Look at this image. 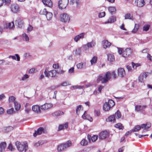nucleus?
I'll return each instance as SVG.
<instances>
[{
  "mask_svg": "<svg viewBox=\"0 0 152 152\" xmlns=\"http://www.w3.org/2000/svg\"><path fill=\"white\" fill-rule=\"evenodd\" d=\"M110 78L111 73L107 72L104 75L100 74L97 78V81L98 83L101 82L102 83H107Z\"/></svg>",
  "mask_w": 152,
  "mask_h": 152,
  "instance_id": "1",
  "label": "nucleus"
},
{
  "mask_svg": "<svg viewBox=\"0 0 152 152\" xmlns=\"http://www.w3.org/2000/svg\"><path fill=\"white\" fill-rule=\"evenodd\" d=\"M15 145L18 150L20 152H26L28 149V144L26 142H20L17 141L15 142Z\"/></svg>",
  "mask_w": 152,
  "mask_h": 152,
  "instance_id": "2",
  "label": "nucleus"
},
{
  "mask_svg": "<svg viewBox=\"0 0 152 152\" xmlns=\"http://www.w3.org/2000/svg\"><path fill=\"white\" fill-rule=\"evenodd\" d=\"M60 19L61 21L64 23H69L70 20L69 15L66 13H63L60 15Z\"/></svg>",
  "mask_w": 152,
  "mask_h": 152,
  "instance_id": "3",
  "label": "nucleus"
},
{
  "mask_svg": "<svg viewBox=\"0 0 152 152\" xmlns=\"http://www.w3.org/2000/svg\"><path fill=\"white\" fill-rule=\"evenodd\" d=\"M69 3V0H60L58 2V6L60 9L65 8Z\"/></svg>",
  "mask_w": 152,
  "mask_h": 152,
  "instance_id": "4",
  "label": "nucleus"
},
{
  "mask_svg": "<svg viewBox=\"0 0 152 152\" xmlns=\"http://www.w3.org/2000/svg\"><path fill=\"white\" fill-rule=\"evenodd\" d=\"M10 8L11 11L14 13H17L19 12L20 11L19 5L16 4H11Z\"/></svg>",
  "mask_w": 152,
  "mask_h": 152,
  "instance_id": "5",
  "label": "nucleus"
},
{
  "mask_svg": "<svg viewBox=\"0 0 152 152\" xmlns=\"http://www.w3.org/2000/svg\"><path fill=\"white\" fill-rule=\"evenodd\" d=\"M45 76L47 77H55L56 75V70H52L50 71L47 72L46 70L44 72Z\"/></svg>",
  "mask_w": 152,
  "mask_h": 152,
  "instance_id": "6",
  "label": "nucleus"
},
{
  "mask_svg": "<svg viewBox=\"0 0 152 152\" xmlns=\"http://www.w3.org/2000/svg\"><path fill=\"white\" fill-rule=\"evenodd\" d=\"M132 52L131 48H127L123 51L122 56L124 57H128L132 54Z\"/></svg>",
  "mask_w": 152,
  "mask_h": 152,
  "instance_id": "7",
  "label": "nucleus"
},
{
  "mask_svg": "<svg viewBox=\"0 0 152 152\" xmlns=\"http://www.w3.org/2000/svg\"><path fill=\"white\" fill-rule=\"evenodd\" d=\"M47 132V130L43 127H40L39 128L37 131H35L33 135L34 137L36 136L37 134L40 135L42 133H46Z\"/></svg>",
  "mask_w": 152,
  "mask_h": 152,
  "instance_id": "8",
  "label": "nucleus"
},
{
  "mask_svg": "<svg viewBox=\"0 0 152 152\" xmlns=\"http://www.w3.org/2000/svg\"><path fill=\"white\" fill-rule=\"evenodd\" d=\"M126 75L124 69L122 68H119L118 69V76L121 77H124Z\"/></svg>",
  "mask_w": 152,
  "mask_h": 152,
  "instance_id": "9",
  "label": "nucleus"
},
{
  "mask_svg": "<svg viewBox=\"0 0 152 152\" xmlns=\"http://www.w3.org/2000/svg\"><path fill=\"white\" fill-rule=\"evenodd\" d=\"M108 135V133L106 131H103L101 132L99 135V139L103 140L105 139Z\"/></svg>",
  "mask_w": 152,
  "mask_h": 152,
  "instance_id": "10",
  "label": "nucleus"
},
{
  "mask_svg": "<svg viewBox=\"0 0 152 152\" xmlns=\"http://www.w3.org/2000/svg\"><path fill=\"white\" fill-rule=\"evenodd\" d=\"M86 35V34L84 33H82L80 34L75 36L74 38V41L77 42L79 41L80 39H83L84 36Z\"/></svg>",
  "mask_w": 152,
  "mask_h": 152,
  "instance_id": "11",
  "label": "nucleus"
},
{
  "mask_svg": "<svg viewBox=\"0 0 152 152\" xmlns=\"http://www.w3.org/2000/svg\"><path fill=\"white\" fill-rule=\"evenodd\" d=\"M147 106L145 105L142 106L140 105H137L135 106V111L137 112H142Z\"/></svg>",
  "mask_w": 152,
  "mask_h": 152,
  "instance_id": "12",
  "label": "nucleus"
},
{
  "mask_svg": "<svg viewBox=\"0 0 152 152\" xmlns=\"http://www.w3.org/2000/svg\"><path fill=\"white\" fill-rule=\"evenodd\" d=\"M135 2L136 5L140 7H143L145 4L144 0H135Z\"/></svg>",
  "mask_w": 152,
  "mask_h": 152,
  "instance_id": "13",
  "label": "nucleus"
},
{
  "mask_svg": "<svg viewBox=\"0 0 152 152\" xmlns=\"http://www.w3.org/2000/svg\"><path fill=\"white\" fill-rule=\"evenodd\" d=\"M32 110L35 113H40V109L39 106L38 105H34L32 107Z\"/></svg>",
  "mask_w": 152,
  "mask_h": 152,
  "instance_id": "14",
  "label": "nucleus"
},
{
  "mask_svg": "<svg viewBox=\"0 0 152 152\" xmlns=\"http://www.w3.org/2000/svg\"><path fill=\"white\" fill-rule=\"evenodd\" d=\"M103 48L104 49L109 48L111 45V43L109 42L107 40H104L102 41Z\"/></svg>",
  "mask_w": 152,
  "mask_h": 152,
  "instance_id": "15",
  "label": "nucleus"
},
{
  "mask_svg": "<svg viewBox=\"0 0 152 152\" xmlns=\"http://www.w3.org/2000/svg\"><path fill=\"white\" fill-rule=\"evenodd\" d=\"M43 3L45 5L50 7H51L53 6V3L51 0H42Z\"/></svg>",
  "mask_w": 152,
  "mask_h": 152,
  "instance_id": "16",
  "label": "nucleus"
},
{
  "mask_svg": "<svg viewBox=\"0 0 152 152\" xmlns=\"http://www.w3.org/2000/svg\"><path fill=\"white\" fill-rule=\"evenodd\" d=\"M68 123L66 122L64 124H60L59 125L58 129V131H59L65 129H66L68 128Z\"/></svg>",
  "mask_w": 152,
  "mask_h": 152,
  "instance_id": "17",
  "label": "nucleus"
},
{
  "mask_svg": "<svg viewBox=\"0 0 152 152\" xmlns=\"http://www.w3.org/2000/svg\"><path fill=\"white\" fill-rule=\"evenodd\" d=\"M15 25L19 28H21L23 25V21L20 19H18L15 21Z\"/></svg>",
  "mask_w": 152,
  "mask_h": 152,
  "instance_id": "18",
  "label": "nucleus"
},
{
  "mask_svg": "<svg viewBox=\"0 0 152 152\" xmlns=\"http://www.w3.org/2000/svg\"><path fill=\"white\" fill-rule=\"evenodd\" d=\"M52 106V105L51 104L46 103L41 106L40 108L42 110H45L50 108Z\"/></svg>",
  "mask_w": 152,
  "mask_h": 152,
  "instance_id": "19",
  "label": "nucleus"
},
{
  "mask_svg": "<svg viewBox=\"0 0 152 152\" xmlns=\"http://www.w3.org/2000/svg\"><path fill=\"white\" fill-rule=\"evenodd\" d=\"M87 111H85L83 114L82 116V118L84 119H88L90 121H92V118L90 117L89 115L87 114Z\"/></svg>",
  "mask_w": 152,
  "mask_h": 152,
  "instance_id": "20",
  "label": "nucleus"
},
{
  "mask_svg": "<svg viewBox=\"0 0 152 152\" xmlns=\"http://www.w3.org/2000/svg\"><path fill=\"white\" fill-rule=\"evenodd\" d=\"M116 20V18L114 16H111L105 22V24H107L108 23H112Z\"/></svg>",
  "mask_w": 152,
  "mask_h": 152,
  "instance_id": "21",
  "label": "nucleus"
},
{
  "mask_svg": "<svg viewBox=\"0 0 152 152\" xmlns=\"http://www.w3.org/2000/svg\"><path fill=\"white\" fill-rule=\"evenodd\" d=\"M66 149L65 146L64 145V143L59 145L57 147V150L58 152H61Z\"/></svg>",
  "mask_w": 152,
  "mask_h": 152,
  "instance_id": "22",
  "label": "nucleus"
},
{
  "mask_svg": "<svg viewBox=\"0 0 152 152\" xmlns=\"http://www.w3.org/2000/svg\"><path fill=\"white\" fill-rule=\"evenodd\" d=\"M86 63L83 62H81L77 64V67L78 69H81L83 68L86 66Z\"/></svg>",
  "mask_w": 152,
  "mask_h": 152,
  "instance_id": "23",
  "label": "nucleus"
},
{
  "mask_svg": "<svg viewBox=\"0 0 152 152\" xmlns=\"http://www.w3.org/2000/svg\"><path fill=\"white\" fill-rule=\"evenodd\" d=\"M107 60L110 62H113L115 60V58L113 55L111 53H109L107 55Z\"/></svg>",
  "mask_w": 152,
  "mask_h": 152,
  "instance_id": "24",
  "label": "nucleus"
},
{
  "mask_svg": "<svg viewBox=\"0 0 152 152\" xmlns=\"http://www.w3.org/2000/svg\"><path fill=\"white\" fill-rule=\"evenodd\" d=\"M64 112L62 111H58L52 113V115L55 117H57L61 115L64 114Z\"/></svg>",
  "mask_w": 152,
  "mask_h": 152,
  "instance_id": "25",
  "label": "nucleus"
},
{
  "mask_svg": "<svg viewBox=\"0 0 152 152\" xmlns=\"http://www.w3.org/2000/svg\"><path fill=\"white\" fill-rule=\"evenodd\" d=\"M6 146V144L5 142H2L0 144V152H2Z\"/></svg>",
  "mask_w": 152,
  "mask_h": 152,
  "instance_id": "26",
  "label": "nucleus"
},
{
  "mask_svg": "<svg viewBox=\"0 0 152 152\" xmlns=\"http://www.w3.org/2000/svg\"><path fill=\"white\" fill-rule=\"evenodd\" d=\"M151 125L150 123H146L145 124H142L141 126V128L143 129L144 130H147L151 127Z\"/></svg>",
  "mask_w": 152,
  "mask_h": 152,
  "instance_id": "27",
  "label": "nucleus"
},
{
  "mask_svg": "<svg viewBox=\"0 0 152 152\" xmlns=\"http://www.w3.org/2000/svg\"><path fill=\"white\" fill-rule=\"evenodd\" d=\"M96 44L95 42L92 40L91 42L88 43L86 46L88 48H93L95 46Z\"/></svg>",
  "mask_w": 152,
  "mask_h": 152,
  "instance_id": "28",
  "label": "nucleus"
},
{
  "mask_svg": "<svg viewBox=\"0 0 152 152\" xmlns=\"http://www.w3.org/2000/svg\"><path fill=\"white\" fill-rule=\"evenodd\" d=\"M107 121L110 122H115V115H110L108 118V119H107Z\"/></svg>",
  "mask_w": 152,
  "mask_h": 152,
  "instance_id": "29",
  "label": "nucleus"
},
{
  "mask_svg": "<svg viewBox=\"0 0 152 152\" xmlns=\"http://www.w3.org/2000/svg\"><path fill=\"white\" fill-rule=\"evenodd\" d=\"M109 12L111 14H115V12L116 9L114 7H110L108 8Z\"/></svg>",
  "mask_w": 152,
  "mask_h": 152,
  "instance_id": "30",
  "label": "nucleus"
},
{
  "mask_svg": "<svg viewBox=\"0 0 152 152\" xmlns=\"http://www.w3.org/2000/svg\"><path fill=\"white\" fill-rule=\"evenodd\" d=\"M103 109L105 111H108L109 110L110 108L109 105L107 104V102H105L103 106Z\"/></svg>",
  "mask_w": 152,
  "mask_h": 152,
  "instance_id": "31",
  "label": "nucleus"
},
{
  "mask_svg": "<svg viewBox=\"0 0 152 152\" xmlns=\"http://www.w3.org/2000/svg\"><path fill=\"white\" fill-rule=\"evenodd\" d=\"M107 104L109 105L110 107V108L113 107L115 105V103L113 100L110 99L108 100Z\"/></svg>",
  "mask_w": 152,
  "mask_h": 152,
  "instance_id": "32",
  "label": "nucleus"
},
{
  "mask_svg": "<svg viewBox=\"0 0 152 152\" xmlns=\"http://www.w3.org/2000/svg\"><path fill=\"white\" fill-rule=\"evenodd\" d=\"M14 105L15 109L18 111L19 110L20 108V105L17 102H14Z\"/></svg>",
  "mask_w": 152,
  "mask_h": 152,
  "instance_id": "33",
  "label": "nucleus"
},
{
  "mask_svg": "<svg viewBox=\"0 0 152 152\" xmlns=\"http://www.w3.org/2000/svg\"><path fill=\"white\" fill-rule=\"evenodd\" d=\"M45 15L48 20H50L52 18L53 15L52 13L50 12H48Z\"/></svg>",
  "mask_w": 152,
  "mask_h": 152,
  "instance_id": "34",
  "label": "nucleus"
},
{
  "mask_svg": "<svg viewBox=\"0 0 152 152\" xmlns=\"http://www.w3.org/2000/svg\"><path fill=\"white\" fill-rule=\"evenodd\" d=\"M75 3L77 6H78L80 4L79 0H70L69 4H73Z\"/></svg>",
  "mask_w": 152,
  "mask_h": 152,
  "instance_id": "35",
  "label": "nucleus"
},
{
  "mask_svg": "<svg viewBox=\"0 0 152 152\" xmlns=\"http://www.w3.org/2000/svg\"><path fill=\"white\" fill-rule=\"evenodd\" d=\"M125 19L133 20V18L132 16L130 13H127L125 15Z\"/></svg>",
  "mask_w": 152,
  "mask_h": 152,
  "instance_id": "36",
  "label": "nucleus"
},
{
  "mask_svg": "<svg viewBox=\"0 0 152 152\" xmlns=\"http://www.w3.org/2000/svg\"><path fill=\"white\" fill-rule=\"evenodd\" d=\"M97 57L96 56H94L92 59L90 60L91 65H93L96 63L97 61Z\"/></svg>",
  "mask_w": 152,
  "mask_h": 152,
  "instance_id": "37",
  "label": "nucleus"
},
{
  "mask_svg": "<svg viewBox=\"0 0 152 152\" xmlns=\"http://www.w3.org/2000/svg\"><path fill=\"white\" fill-rule=\"evenodd\" d=\"M23 38L26 41H28L29 39V37L28 35L26 33H24L22 34Z\"/></svg>",
  "mask_w": 152,
  "mask_h": 152,
  "instance_id": "38",
  "label": "nucleus"
},
{
  "mask_svg": "<svg viewBox=\"0 0 152 152\" xmlns=\"http://www.w3.org/2000/svg\"><path fill=\"white\" fill-rule=\"evenodd\" d=\"M141 127L139 125H137L132 130V132H135L138 131L140 130Z\"/></svg>",
  "mask_w": 152,
  "mask_h": 152,
  "instance_id": "39",
  "label": "nucleus"
},
{
  "mask_svg": "<svg viewBox=\"0 0 152 152\" xmlns=\"http://www.w3.org/2000/svg\"><path fill=\"white\" fill-rule=\"evenodd\" d=\"M81 52L80 48H78L75 50V54L77 55H80Z\"/></svg>",
  "mask_w": 152,
  "mask_h": 152,
  "instance_id": "40",
  "label": "nucleus"
},
{
  "mask_svg": "<svg viewBox=\"0 0 152 152\" xmlns=\"http://www.w3.org/2000/svg\"><path fill=\"white\" fill-rule=\"evenodd\" d=\"M8 27L9 29H13L15 28V25L13 22L8 23Z\"/></svg>",
  "mask_w": 152,
  "mask_h": 152,
  "instance_id": "41",
  "label": "nucleus"
},
{
  "mask_svg": "<svg viewBox=\"0 0 152 152\" xmlns=\"http://www.w3.org/2000/svg\"><path fill=\"white\" fill-rule=\"evenodd\" d=\"M115 127L116 128H118L119 129H122L124 128V126H122V124L120 123L115 124Z\"/></svg>",
  "mask_w": 152,
  "mask_h": 152,
  "instance_id": "42",
  "label": "nucleus"
},
{
  "mask_svg": "<svg viewBox=\"0 0 152 152\" xmlns=\"http://www.w3.org/2000/svg\"><path fill=\"white\" fill-rule=\"evenodd\" d=\"M88 143V141L85 139H83L80 142L81 145L83 146H86L87 145Z\"/></svg>",
  "mask_w": 152,
  "mask_h": 152,
  "instance_id": "43",
  "label": "nucleus"
},
{
  "mask_svg": "<svg viewBox=\"0 0 152 152\" xmlns=\"http://www.w3.org/2000/svg\"><path fill=\"white\" fill-rule=\"evenodd\" d=\"M15 98L13 96H10L9 97V101L10 102H13L14 104V102H16L15 100Z\"/></svg>",
  "mask_w": 152,
  "mask_h": 152,
  "instance_id": "44",
  "label": "nucleus"
},
{
  "mask_svg": "<svg viewBox=\"0 0 152 152\" xmlns=\"http://www.w3.org/2000/svg\"><path fill=\"white\" fill-rule=\"evenodd\" d=\"M17 58V61H20V58L18 54H15V56H12V58L14 60H16V57Z\"/></svg>",
  "mask_w": 152,
  "mask_h": 152,
  "instance_id": "45",
  "label": "nucleus"
},
{
  "mask_svg": "<svg viewBox=\"0 0 152 152\" xmlns=\"http://www.w3.org/2000/svg\"><path fill=\"white\" fill-rule=\"evenodd\" d=\"M115 116H116V118H120L121 116V114L120 112L119 111H117L115 113Z\"/></svg>",
  "mask_w": 152,
  "mask_h": 152,
  "instance_id": "46",
  "label": "nucleus"
},
{
  "mask_svg": "<svg viewBox=\"0 0 152 152\" xmlns=\"http://www.w3.org/2000/svg\"><path fill=\"white\" fill-rule=\"evenodd\" d=\"M64 145H65V148L69 147L70 146L72 145L71 142L70 141H68L66 142L65 143H64Z\"/></svg>",
  "mask_w": 152,
  "mask_h": 152,
  "instance_id": "47",
  "label": "nucleus"
},
{
  "mask_svg": "<svg viewBox=\"0 0 152 152\" xmlns=\"http://www.w3.org/2000/svg\"><path fill=\"white\" fill-rule=\"evenodd\" d=\"M139 28V25L138 24H136L135 25V27L134 29L132 30V32L133 33H135L138 30Z\"/></svg>",
  "mask_w": 152,
  "mask_h": 152,
  "instance_id": "48",
  "label": "nucleus"
},
{
  "mask_svg": "<svg viewBox=\"0 0 152 152\" xmlns=\"http://www.w3.org/2000/svg\"><path fill=\"white\" fill-rule=\"evenodd\" d=\"M132 65L133 68L134 69H136L137 67L140 66V64H135L133 62H132Z\"/></svg>",
  "mask_w": 152,
  "mask_h": 152,
  "instance_id": "49",
  "label": "nucleus"
},
{
  "mask_svg": "<svg viewBox=\"0 0 152 152\" xmlns=\"http://www.w3.org/2000/svg\"><path fill=\"white\" fill-rule=\"evenodd\" d=\"M47 12L46 9L44 8L41 10L39 12V13L41 15H45Z\"/></svg>",
  "mask_w": 152,
  "mask_h": 152,
  "instance_id": "50",
  "label": "nucleus"
},
{
  "mask_svg": "<svg viewBox=\"0 0 152 152\" xmlns=\"http://www.w3.org/2000/svg\"><path fill=\"white\" fill-rule=\"evenodd\" d=\"M13 112L14 109L12 108L10 109L7 110V113L8 114H11L13 113Z\"/></svg>",
  "mask_w": 152,
  "mask_h": 152,
  "instance_id": "51",
  "label": "nucleus"
},
{
  "mask_svg": "<svg viewBox=\"0 0 152 152\" xmlns=\"http://www.w3.org/2000/svg\"><path fill=\"white\" fill-rule=\"evenodd\" d=\"M33 29V27L32 26H31L30 24H29L28 27L27 28V32L28 33H29Z\"/></svg>",
  "mask_w": 152,
  "mask_h": 152,
  "instance_id": "52",
  "label": "nucleus"
},
{
  "mask_svg": "<svg viewBox=\"0 0 152 152\" xmlns=\"http://www.w3.org/2000/svg\"><path fill=\"white\" fill-rule=\"evenodd\" d=\"M7 148L11 151H14L15 149L13 148L12 145L11 144H10L9 146L7 147Z\"/></svg>",
  "mask_w": 152,
  "mask_h": 152,
  "instance_id": "53",
  "label": "nucleus"
},
{
  "mask_svg": "<svg viewBox=\"0 0 152 152\" xmlns=\"http://www.w3.org/2000/svg\"><path fill=\"white\" fill-rule=\"evenodd\" d=\"M29 77L28 75L27 74L24 75L21 78V80L23 81H24L28 79Z\"/></svg>",
  "mask_w": 152,
  "mask_h": 152,
  "instance_id": "54",
  "label": "nucleus"
},
{
  "mask_svg": "<svg viewBox=\"0 0 152 152\" xmlns=\"http://www.w3.org/2000/svg\"><path fill=\"white\" fill-rule=\"evenodd\" d=\"M150 27V26L149 25H146L144 26L143 27V30L145 31H148Z\"/></svg>",
  "mask_w": 152,
  "mask_h": 152,
  "instance_id": "55",
  "label": "nucleus"
},
{
  "mask_svg": "<svg viewBox=\"0 0 152 152\" xmlns=\"http://www.w3.org/2000/svg\"><path fill=\"white\" fill-rule=\"evenodd\" d=\"M72 88L74 89H83L84 86H72Z\"/></svg>",
  "mask_w": 152,
  "mask_h": 152,
  "instance_id": "56",
  "label": "nucleus"
},
{
  "mask_svg": "<svg viewBox=\"0 0 152 152\" xmlns=\"http://www.w3.org/2000/svg\"><path fill=\"white\" fill-rule=\"evenodd\" d=\"M37 71V70L36 68H33L30 69L28 71L29 73H32L34 72H36Z\"/></svg>",
  "mask_w": 152,
  "mask_h": 152,
  "instance_id": "57",
  "label": "nucleus"
},
{
  "mask_svg": "<svg viewBox=\"0 0 152 152\" xmlns=\"http://www.w3.org/2000/svg\"><path fill=\"white\" fill-rule=\"evenodd\" d=\"M105 15V12H104L100 13L99 14V18H102L104 17Z\"/></svg>",
  "mask_w": 152,
  "mask_h": 152,
  "instance_id": "58",
  "label": "nucleus"
},
{
  "mask_svg": "<svg viewBox=\"0 0 152 152\" xmlns=\"http://www.w3.org/2000/svg\"><path fill=\"white\" fill-rule=\"evenodd\" d=\"M97 138L98 136L96 135H94L91 137V139L92 142H95L97 140Z\"/></svg>",
  "mask_w": 152,
  "mask_h": 152,
  "instance_id": "59",
  "label": "nucleus"
},
{
  "mask_svg": "<svg viewBox=\"0 0 152 152\" xmlns=\"http://www.w3.org/2000/svg\"><path fill=\"white\" fill-rule=\"evenodd\" d=\"M13 129L12 127L11 126H9L6 128V131L7 132H9L12 130Z\"/></svg>",
  "mask_w": 152,
  "mask_h": 152,
  "instance_id": "60",
  "label": "nucleus"
},
{
  "mask_svg": "<svg viewBox=\"0 0 152 152\" xmlns=\"http://www.w3.org/2000/svg\"><path fill=\"white\" fill-rule=\"evenodd\" d=\"M144 78L141 75H140L139 77L138 80L140 82H142L144 80Z\"/></svg>",
  "mask_w": 152,
  "mask_h": 152,
  "instance_id": "61",
  "label": "nucleus"
},
{
  "mask_svg": "<svg viewBox=\"0 0 152 152\" xmlns=\"http://www.w3.org/2000/svg\"><path fill=\"white\" fill-rule=\"evenodd\" d=\"M65 72V71L62 69H59L58 70H56V74H62L64 73Z\"/></svg>",
  "mask_w": 152,
  "mask_h": 152,
  "instance_id": "62",
  "label": "nucleus"
},
{
  "mask_svg": "<svg viewBox=\"0 0 152 152\" xmlns=\"http://www.w3.org/2000/svg\"><path fill=\"white\" fill-rule=\"evenodd\" d=\"M104 86H100L98 87V90L99 94H101V93L102 90Z\"/></svg>",
  "mask_w": 152,
  "mask_h": 152,
  "instance_id": "63",
  "label": "nucleus"
},
{
  "mask_svg": "<svg viewBox=\"0 0 152 152\" xmlns=\"http://www.w3.org/2000/svg\"><path fill=\"white\" fill-rule=\"evenodd\" d=\"M69 85V83L67 81H65L64 82H63L61 84V86H66L67 85Z\"/></svg>",
  "mask_w": 152,
  "mask_h": 152,
  "instance_id": "64",
  "label": "nucleus"
}]
</instances>
